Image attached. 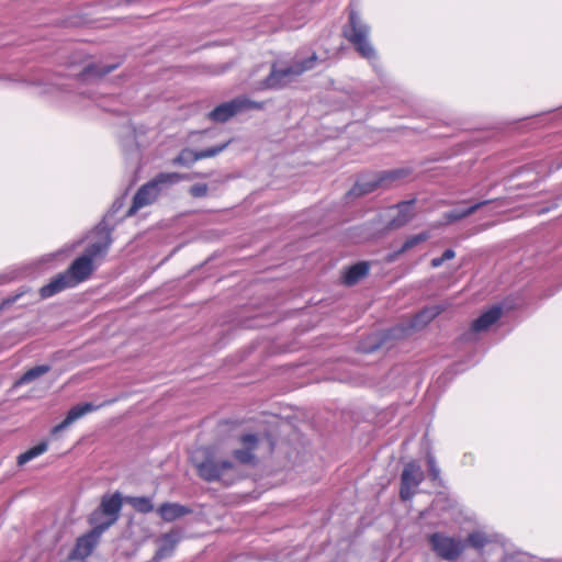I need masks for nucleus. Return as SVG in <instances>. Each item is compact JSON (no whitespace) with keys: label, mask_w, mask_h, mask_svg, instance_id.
Segmentation results:
<instances>
[{"label":"nucleus","mask_w":562,"mask_h":562,"mask_svg":"<svg viewBox=\"0 0 562 562\" xmlns=\"http://www.w3.org/2000/svg\"><path fill=\"white\" fill-rule=\"evenodd\" d=\"M192 463L198 475L206 482L220 481L225 484H233L240 477L238 467L231 460H217L213 447L196 449L192 457Z\"/></svg>","instance_id":"nucleus-1"},{"label":"nucleus","mask_w":562,"mask_h":562,"mask_svg":"<svg viewBox=\"0 0 562 562\" xmlns=\"http://www.w3.org/2000/svg\"><path fill=\"white\" fill-rule=\"evenodd\" d=\"M94 269V263L89 260L88 257L81 255L69 266L65 272L59 273L53 278L49 283L41 288V297L47 299L66 289L78 285L79 283L89 279Z\"/></svg>","instance_id":"nucleus-2"},{"label":"nucleus","mask_w":562,"mask_h":562,"mask_svg":"<svg viewBox=\"0 0 562 562\" xmlns=\"http://www.w3.org/2000/svg\"><path fill=\"white\" fill-rule=\"evenodd\" d=\"M369 33L370 27L362 22L355 10H350L348 24L344 27V35L361 57L372 60L375 58L376 53L368 40Z\"/></svg>","instance_id":"nucleus-3"},{"label":"nucleus","mask_w":562,"mask_h":562,"mask_svg":"<svg viewBox=\"0 0 562 562\" xmlns=\"http://www.w3.org/2000/svg\"><path fill=\"white\" fill-rule=\"evenodd\" d=\"M183 177L176 172L159 173L151 181L142 186L134 195L133 204L127 211V216L134 215L139 209L151 204L160 194L165 184L179 182Z\"/></svg>","instance_id":"nucleus-4"},{"label":"nucleus","mask_w":562,"mask_h":562,"mask_svg":"<svg viewBox=\"0 0 562 562\" xmlns=\"http://www.w3.org/2000/svg\"><path fill=\"white\" fill-rule=\"evenodd\" d=\"M265 105L266 102H257L246 95H240L214 108L209 113V119L214 122L224 123L236 114L263 110Z\"/></svg>","instance_id":"nucleus-5"},{"label":"nucleus","mask_w":562,"mask_h":562,"mask_svg":"<svg viewBox=\"0 0 562 562\" xmlns=\"http://www.w3.org/2000/svg\"><path fill=\"white\" fill-rule=\"evenodd\" d=\"M427 540L436 555L449 562L458 560L465 549L463 540L442 532H434L427 537Z\"/></svg>","instance_id":"nucleus-6"},{"label":"nucleus","mask_w":562,"mask_h":562,"mask_svg":"<svg viewBox=\"0 0 562 562\" xmlns=\"http://www.w3.org/2000/svg\"><path fill=\"white\" fill-rule=\"evenodd\" d=\"M424 479V472L417 462L411 461L406 463L401 474V499L409 501L411 498H413L417 487L420 485Z\"/></svg>","instance_id":"nucleus-7"},{"label":"nucleus","mask_w":562,"mask_h":562,"mask_svg":"<svg viewBox=\"0 0 562 562\" xmlns=\"http://www.w3.org/2000/svg\"><path fill=\"white\" fill-rule=\"evenodd\" d=\"M93 235L95 239L88 245L82 255L94 263L95 260L103 259L110 249L112 244L111 228L102 222L95 227Z\"/></svg>","instance_id":"nucleus-8"},{"label":"nucleus","mask_w":562,"mask_h":562,"mask_svg":"<svg viewBox=\"0 0 562 562\" xmlns=\"http://www.w3.org/2000/svg\"><path fill=\"white\" fill-rule=\"evenodd\" d=\"M108 529V525H98L89 532L80 536L74 549L69 554V560H85L97 547L103 531Z\"/></svg>","instance_id":"nucleus-9"},{"label":"nucleus","mask_w":562,"mask_h":562,"mask_svg":"<svg viewBox=\"0 0 562 562\" xmlns=\"http://www.w3.org/2000/svg\"><path fill=\"white\" fill-rule=\"evenodd\" d=\"M239 448L233 451V458L238 464L256 465L257 456L256 451L260 443V438L254 434H245L238 438Z\"/></svg>","instance_id":"nucleus-10"},{"label":"nucleus","mask_w":562,"mask_h":562,"mask_svg":"<svg viewBox=\"0 0 562 562\" xmlns=\"http://www.w3.org/2000/svg\"><path fill=\"white\" fill-rule=\"evenodd\" d=\"M406 170L396 169L384 172L379 177L374 178L370 181H361L356 183L350 193L355 195H362L372 192L374 189L379 187H387L396 180H400L406 176Z\"/></svg>","instance_id":"nucleus-11"},{"label":"nucleus","mask_w":562,"mask_h":562,"mask_svg":"<svg viewBox=\"0 0 562 562\" xmlns=\"http://www.w3.org/2000/svg\"><path fill=\"white\" fill-rule=\"evenodd\" d=\"M229 145V140L203 150H192L190 148H184L180 151V154L173 159V164L182 165V166H191L198 160L215 157L222 151H224Z\"/></svg>","instance_id":"nucleus-12"},{"label":"nucleus","mask_w":562,"mask_h":562,"mask_svg":"<svg viewBox=\"0 0 562 562\" xmlns=\"http://www.w3.org/2000/svg\"><path fill=\"white\" fill-rule=\"evenodd\" d=\"M414 203V200L403 201L397 205L392 206L390 211L396 212V214L392 215L386 228L397 229L406 225L415 216Z\"/></svg>","instance_id":"nucleus-13"},{"label":"nucleus","mask_w":562,"mask_h":562,"mask_svg":"<svg viewBox=\"0 0 562 562\" xmlns=\"http://www.w3.org/2000/svg\"><path fill=\"white\" fill-rule=\"evenodd\" d=\"M122 497L120 493H114L112 495H104L101 499L99 509L101 514L109 517V520L103 525H108V528L114 524L120 515L122 509Z\"/></svg>","instance_id":"nucleus-14"},{"label":"nucleus","mask_w":562,"mask_h":562,"mask_svg":"<svg viewBox=\"0 0 562 562\" xmlns=\"http://www.w3.org/2000/svg\"><path fill=\"white\" fill-rule=\"evenodd\" d=\"M157 513L164 521L171 522L191 514L192 509L178 503L166 502L157 508Z\"/></svg>","instance_id":"nucleus-15"},{"label":"nucleus","mask_w":562,"mask_h":562,"mask_svg":"<svg viewBox=\"0 0 562 562\" xmlns=\"http://www.w3.org/2000/svg\"><path fill=\"white\" fill-rule=\"evenodd\" d=\"M317 60L318 58L315 53L307 57L295 58L291 65L283 68V78L289 76H299L307 70L315 68Z\"/></svg>","instance_id":"nucleus-16"},{"label":"nucleus","mask_w":562,"mask_h":562,"mask_svg":"<svg viewBox=\"0 0 562 562\" xmlns=\"http://www.w3.org/2000/svg\"><path fill=\"white\" fill-rule=\"evenodd\" d=\"M261 71H267V77L259 81L255 89L256 90H266V89H272L280 85L281 82V70L279 69V66L277 63H273L271 65L261 66L259 68Z\"/></svg>","instance_id":"nucleus-17"},{"label":"nucleus","mask_w":562,"mask_h":562,"mask_svg":"<svg viewBox=\"0 0 562 562\" xmlns=\"http://www.w3.org/2000/svg\"><path fill=\"white\" fill-rule=\"evenodd\" d=\"M501 315L502 308L499 306H493L472 323L471 330L474 333L486 330L490 326L498 321Z\"/></svg>","instance_id":"nucleus-18"},{"label":"nucleus","mask_w":562,"mask_h":562,"mask_svg":"<svg viewBox=\"0 0 562 562\" xmlns=\"http://www.w3.org/2000/svg\"><path fill=\"white\" fill-rule=\"evenodd\" d=\"M442 311H443V307L440 305H434L430 307H426L414 316V318L409 323V327L412 329L419 330L423 327H425L427 324H429Z\"/></svg>","instance_id":"nucleus-19"},{"label":"nucleus","mask_w":562,"mask_h":562,"mask_svg":"<svg viewBox=\"0 0 562 562\" xmlns=\"http://www.w3.org/2000/svg\"><path fill=\"white\" fill-rule=\"evenodd\" d=\"M116 67V64H89L85 66L83 70L80 72V78L81 80L99 79L113 71Z\"/></svg>","instance_id":"nucleus-20"},{"label":"nucleus","mask_w":562,"mask_h":562,"mask_svg":"<svg viewBox=\"0 0 562 562\" xmlns=\"http://www.w3.org/2000/svg\"><path fill=\"white\" fill-rule=\"evenodd\" d=\"M369 272V266L367 262H359L351 266L342 276V281L346 285H353L359 280L364 278Z\"/></svg>","instance_id":"nucleus-21"},{"label":"nucleus","mask_w":562,"mask_h":562,"mask_svg":"<svg viewBox=\"0 0 562 562\" xmlns=\"http://www.w3.org/2000/svg\"><path fill=\"white\" fill-rule=\"evenodd\" d=\"M47 449H48V441L47 440L41 441L36 446L27 449L26 451H24L23 453H20L18 456V458H16L18 465H20V467L24 465L25 463L30 462L31 460H33V459L37 458L38 456L43 454L44 452H46Z\"/></svg>","instance_id":"nucleus-22"},{"label":"nucleus","mask_w":562,"mask_h":562,"mask_svg":"<svg viewBox=\"0 0 562 562\" xmlns=\"http://www.w3.org/2000/svg\"><path fill=\"white\" fill-rule=\"evenodd\" d=\"M98 408L99 406L92 403H79L69 409L66 418L63 422H77L78 419L86 417L88 413H91Z\"/></svg>","instance_id":"nucleus-23"},{"label":"nucleus","mask_w":562,"mask_h":562,"mask_svg":"<svg viewBox=\"0 0 562 562\" xmlns=\"http://www.w3.org/2000/svg\"><path fill=\"white\" fill-rule=\"evenodd\" d=\"M50 370V367L47 364L36 366L30 370H27L15 383L14 387H18L23 384L31 383L32 381L38 379Z\"/></svg>","instance_id":"nucleus-24"},{"label":"nucleus","mask_w":562,"mask_h":562,"mask_svg":"<svg viewBox=\"0 0 562 562\" xmlns=\"http://www.w3.org/2000/svg\"><path fill=\"white\" fill-rule=\"evenodd\" d=\"M463 542L465 547L469 546L477 551H482L484 547L491 542V539L484 532L472 531Z\"/></svg>","instance_id":"nucleus-25"},{"label":"nucleus","mask_w":562,"mask_h":562,"mask_svg":"<svg viewBox=\"0 0 562 562\" xmlns=\"http://www.w3.org/2000/svg\"><path fill=\"white\" fill-rule=\"evenodd\" d=\"M487 203H490V201L485 200V201L479 202V203L470 206L469 209H465L462 211L453 210V211L446 213L445 217L448 220V222L459 221V220H462V218L473 214L476 210H479L483 205H486Z\"/></svg>","instance_id":"nucleus-26"},{"label":"nucleus","mask_w":562,"mask_h":562,"mask_svg":"<svg viewBox=\"0 0 562 562\" xmlns=\"http://www.w3.org/2000/svg\"><path fill=\"white\" fill-rule=\"evenodd\" d=\"M128 504L138 513L148 514L153 512L154 505L146 496L130 497Z\"/></svg>","instance_id":"nucleus-27"},{"label":"nucleus","mask_w":562,"mask_h":562,"mask_svg":"<svg viewBox=\"0 0 562 562\" xmlns=\"http://www.w3.org/2000/svg\"><path fill=\"white\" fill-rule=\"evenodd\" d=\"M428 238H429L428 233H420V234H417V235H414V236L407 238L396 255L403 254V252L412 249L413 247L427 240Z\"/></svg>","instance_id":"nucleus-28"},{"label":"nucleus","mask_w":562,"mask_h":562,"mask_svg":"<svg viewBox=\"0 0 562 562\" xmlns=\"http://www.w3.org/2000/svg\"><path fill=\"white\" fill-rule=\"evenodd\" d=\"M428 476L431 481H437L440 477V470L436 464V460L431 454L427 456Z\"/></svg>","instance_id":"nucleus-29"},{"label":"nucleus","mask_w":562,"mask_h":562,"mask_svg":"<svg viewBox=\"0 0 562 562\" xmlns=\"http://www.w3.org/2000/svg\"><path fill=\"white\" fill-rule=\"evenodd\" d=\"M209 187L205 183H195L190 188V194L194 198H203L207 194Z\"/></svg>","instance_id":"nucleus-30"},{"label":"nucleus","mask_w":562,"mask_h":562,"mask_svg":"<svg viewBox=\"0 0 562 562\" xmlns=\"http://www.w3.org/2000/svg\"><path fill=\"white\" fill-rule=\"evenodd\" d=\"M24 294V292H20L15 295H12V296H9L7 299L3 300L1 306H0V310H3L7 306H10L12 305L13 303H15L22 295Z\"/></svg>","instance_id":"nucleus-31"},{"label":"nucleus","mask_w":562,"mask_h":562,"mask_svg":"<svg viewBox=\"0 0 562 562\" xmlns=\"http://www.w3.org/2000/svg\"><path fill=\"white\" fill-rule=\"evenodd\" d=\"M441 257L445 261L451 260L456 257V252L452 249H447V250H445V252L442 254Z\"/></svg>","instance_id":"nucleus-32"},{"label":"nucleus","mask_w":562,"mask_h":562,"mask_svg":"<svg viewBox=\"0 0 562 562\" xmlns=\"http://www.w3.org/2000/svg\"><path fill=\"white\" fill-rule=\"evenodd\" d=\"M69 424H57L53 429H52V436H56L58 432H60L61 430H64Z\"/></svg>","instance_id":"nucleus-33"},{"label":"nucleus","mask_w":562,"mask_h":562,"mask_svg":"<svg viewBox=\"0 0 562 562\" xmlns=\"http://www.w3.org/2000/svg\"><path fill=\"white\" fill-rule=\"evenodd\" d=\"M445 262V260L442 259V257H438V258H434L430 262L431 267L432 268H438L440 267L442 263Z\"/></svg>","instance_id":"nucleus-34"},{"label":"nucleus","mask_w":562,"mask_h":562,"mask_svg":"<svg viewBox=\"0 0 562 562\" xmlns=\"http://www.w3.org/2000/svg\"><path fill=\"white\" fill-rule=\"evenodd\" d=\"M379 416L382 419H387V418H394L395 417L393 414H390L389 411L382 412Z\"/></svg>","instance_id":"nucleus-35"}]
</instances>
